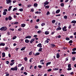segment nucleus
<instances>
[{"label": "nucleus", "instance_id": "1", "mask_svg": "<svg viewBox=\"0 0 76 76\" xmlns=\"http://www.w3.org/2000/svg\"><path fill=\"white\" fill-rule=\"evenodd\" d=\"M7 28V27H2L0 29V30H1V31H6Z\"/></svg>", "mask_w": 76, "mask_h": 76}, {"label": "nucleus", "instance_id": "2", "mask_svg": "<svg viewBox=\"0 0 76 76\" xmlns=\"http://www.w3.org/2000/svg\"><path fill=\"white\" fill-rule=\"evenodd\" d=\"M10 69L11 70L17 71L18 70V67L17 66H15V67L11 68Z\"/></svg>", "mask_w": 76, "mask_h": 76}, {"label": "nucleus", "instance_id": "3", "mask_svg": "<svg viewBox=\"0 0 76 76\" xmlns=\"http://www.w3.org/2000/svg\"><path fill=\"white\" fill-rule=\"evenodd\" d=\"M62 30L64 32H66V31H67V27L64 26L63 28H62Z\"/></svg>", "mask_w": 76, "mask_h": 76}, {"label": "nucleus", "instance_id": "4", "mask_svg": "<svg viewBox=\"0 0 76 76\" xmlns=\"http://www.w3.org/2000/svg\"><path fill=\"white\" fill-rule=\"evenodd\" d=\"M6 1L7 4H11V3H12V0H6Z\"/></svg>", "mask_w": 76, "mask_h": 76}, {"label": "nucleus", "instance_id": "5", "mask_svg": "<svg viewBox=\"0 0 76 76\" xmlns=\"http://www.w3.org/2000/svg\"><path fill=\"white\" fill-rule=\"evenodd\" d=\"M35 38H33V39H32L30 41V44H32V43L34 42V41H35Z\"/></svg>", "mask_w": 76, "mask_h": 76}, {"label": "nucleus", "instance_id": "6", "mask_svg": "<svg viewBox=\"0 0 76 76\" xmlns=\"http://www.w3.org/2000/svg\"><path fill=\"white\" fill-rule=\"evenodd\" d=\"M32 38V36H31L28 35L25 37L26 39L28 38L29 39H31Z\"/></svg>", "mask_w": 76, "mask_h": 76}, {"label": "nucleus", "instance_id": "7", "mask_svg": "<svg viewBox=\"0 0 76 76\" xmlns=\"http://www.w3.org/2000/svg\"><path fill=\"white\" fill-rule=\"evenodd\" d=\"M37 47L41 48L42 47V44L41 43H39L37 45Z\"/></svg>", "mask_w": 76, "mask_h": 76}, {"label": "nucleus", "instance_id": "8", "mask_svg": "<svg viewBox=\"0 0 76 76\" xmlns=\"http://www.w3.org/2000/svg\"><path fill=\"white\" fill-rule=\"evenodd\" d=\"M56 58H60V54H59V53H57Z\"/></svg>", "mask_w": 76, "mask_h": 76}, {"label": "nucleus", "instance_id": "9", "mask_svg": "<svg viewBox=\"0 0 76 76\" xmlns=\"http://www.w3.org/2000/svg\"><path fill=\"white\" fill-rule=\"evenodd\" d=\"M25 26H26V24H21V26L23 28H24Z\"/></svg>", "mask_w": 76, "mask_h": 76}, {"label": "nucleus", "instance_id": "10", "mask_svg": "<svg viewBox=\"0 0 76 76\" xmlns=\"http://www.w3.org/2000/svg\"><path fill=\"white\" fill-rule=\"evenodd\" d=\"M50 33V32L48 31H46L45 32V35H48Z\"/></svg>", "mask_w": 76, "mask_h": 76}, {"label": "nucleus", "instance_id": "11", "mask_svg": "<svg viewBox=\"0 0 76 76\" xmlns=\"http://www.w3.org/2000/svg\"><path fill=\"white\" fill-rule=\"evenodd\" d=\"M39 54H40V53L38 52L36 53V54H34V55L35 56H39Z\"/></svg>", "mask_w": 76, "mask_h": 76}, {"label": "nucleus", "instance_id": "12", "mask_svg": "<svg viewBox=\"0 0 76 76\" xmlns=\"http://www.w3.org/2000/svg\"><path fill=\"white\" fill-rule=\"evenodd\" d=\"M2 57H4L6 56V54L4 53H2Z\"/></svg>", "mask_w": 76, "mask_h": 76}, {"label": "nucleus", "instance_id": "13", "mask_svg": "<svg viewBox=\"0 0 76 76\" xmlns=\"http://www.w3.org/2000/svg\"><path fill=\"white\" fill-rule=\"evenodd\" d=\"M61 28L58 27L56 29V31H59V30H61Z\"/></svg>", "mask_w": 76, "mask_h": 76}, {"label": "nucleus", "instance_id": "14", "mask_svg": "<svg viewBox=\"0 0 76 76\" xmlns=\"http://www.w3.org/2000/svg\"><path fill=\"white\" fill-rule=\"evenodd\" d=\"M25 42L26 43H29V40L28 39H26L25 40Z\"/></svg>", "mask_w": 76, "mask_h": 76}, {"label": "nucleus", "instance_id": "15", "mask_svg": "<svg viewBox=\"0 0 76 76\" xmlns=\"http://www.w3.org/2000/svg\"><path fill=\"white\" fill-rule=\"evenodd\" d=\"M25 48H26V47H24L21 49V51H23V50H25Z\"/></svg>", "mask_w": 76, "mask_h": 76}, {"label": "nucleus", "instance_id": "16", "mask_svg": "<svg viewBox=\"0 0 76 76\" xmlns=\"http://www.w3.org/2000/svg\"><path fill=\"white\" fill-rule=\"evenodd\" d=\"M48 3H49V2H48L46 1H45V2L44 4L45 5H47V4H48Z\"/></svg>", "mask_w": 76, "mask_h": 76}, {"label": "nucleus", "instance_id": "17", "mask_svg": "<svg viewBox=\"0 0 76 76\" xmlns=\"http://www.w3.org/2000/svg\"><path fill=\"white\" fill-rule=\"evenodd\" d=\"M0 45H1V46H4V45H5V44L4 43H1L0 44Z\"/></svg>", "mask_w": 76, "mask_h": 76}, {"label": "nucleus", "instance_id": "18", "mask_svg": "<svg viewBox=\"0 0 76 76\" xmlns=\"http://www.w3.org/2000/svg\"><path fill=\"white\" fill-rule=\"evenodd\" d=\"M71 23H74V24H75L76 23V21L73 20L71 22Z\"/></svg>", "mask_w": 76, "mask_h": 76}, {"label": "nucleus", "instance_id": "19", "mask_svg": "<svg viewBox=\"0 0 76 76\" xmlns=\"http://www.w3.org/2000/svg\"><path fill=\"white\" fill-rule=\"evenodd\" d=\"M60 10H57L56 11V13H60Z\"/></svg>", "mask_w": 76, "mask_h": 76}, {"label": "nucleus", "instance_id": "20", "mask_svg": "<svg viewBox=\"0 0 76 76\" xmlns=\"http://www.w3.org/2000/svg\"><path fill=\"white\" fill-rule=\"evenodd\" d=\"M51 63V62H50L47 63L46 64V66H48V65H49V64H50Z\"/></svg>", "mask_w": 76, "mask_h": 76}, {"label": "nucleus", "instance_id": "21", "mask_svg": "<svg viewBox=\"0 0 76 76\" xmlns=\"http://www.w3.org/2000/svg\"><path fill=\"white\" fill-rule=\"evenodd\" d=\"M3 15H6V14H7V12H6V11H4L3 12Z\"/></svg>", "mask_w": 76, "mask_h": 76}, {"label": "nucleus", "instance_id": "22", "mask_svg": "<svg viewBox=\"0 0 76 76\" xmlns=\"http://www.w3.org/2000/svg\"><path fill=\"white\" fill-rule=\"evenodd\" d=\"M32 53H33V52H32V51L30 52L29 53L28 55H29V56H31V55L32 54Z\"/></svg>", "mask_w": 76, "mask_h": 76}, {"label": "nucleus", "instance_id": "23", "mask_svg": "<svg viewBox=\"0 0 76 76\" xmlns=\"http://www.w3.org/2000/svg\"><path fill=\"white\" fill-rule=\"evenodd\" d=\"M12 19V17H11V16H9L8 17V20H11Z\"/></svg>", "mask_w": 76, "mask_h": 76}, {"label": "nucleus", "instance_id": "24", "mask_svg": "<svg viewBox=\"0 0 76 76\" xmlns=\"http://www.w3.org/2000/svg\"><path fill=\"white\" fill-rule=\"evenodd\" d=\"M12 7V6H10L8 9V11H10V9H11V8Z\"/></svg>", "mask_w": 76, "mask_h": 76}, {"label": "nucleus", "instance_id": "25", "mask_svg": "<svg viewBox=\"0 0 76 76\" xmlns=\"http://www.w3.org/2000/svg\"><path fill=\"white\" fill-rule=\"evenodd\" d=\"M42 48H40L39 49L38 51H41L42 52Z\"/></svg>", "mask_w": 76, "mask_h": 76}, {"label": "nucleus", "instance_id": "26", "mask_svg": "<svg viewBox=\"0 0 76 76\" xmlns=\"http://www.w3.org/2000/svg\"><path fill=\"white\" fill-rule=\"evenodd\" d=\"M61 7H64V3H62L61 4Z\"/></svg>", "mask_w": 76, "mask_h": 76}, {"label": "nucleus", "instance_id": "27", "mask_svg": "<svg viewBox=\"0 0 76 76\" xmlns=\"http://www.w3.org/2000/svg\"><path fill=\"white\" fill-rule=\"evenodd\" d=\"M34 7H37V6H38V4L37 3H35L34 4Z\"/></svg>", "mask_w": 76, "mask_h": 76}, {"label": "nucleus", "instance_id": "28", "mask_svg": "<svg viewBox=\"0 0 76 76\" xmlns=\"http://www.w3.org/2000/svg\"><path fill=\"white\" fill-rule=\"evenodd\" d=\"M16 38H17V37H16V36H14L12 38V39H13V40L15 39H16Z\"/></svg>", "mask_w": 76, "mask_h": 76}, {"label": "nucleus", "instance_id": "29", "mask_svg": "<svg viewBox=\"0 0 76 76\" xmlns=\"http://www.w3.org/2000/svg\"><path fill=\"white\" fill-rule=\"evenodd\" d=\"M45 25V23H42L41 24V25L42 26H44V25Z\"/></svg>", "mask_w": 76, "mask_h": 76}, {"label": "nucleus", "instance_id": "30", "mask_svg": "<svg viewBox=\"0 0 76 76\" xmlns=\"http://www.w3.org/2000/svg\"><path fill=\"white\" fill-rule=\"evenodd\" d=\"M65 39L67 40V41H69V40H70V38H69L66 37Z\"/></svg>", "mask_w": 76, "mask_h": 76}, {"label": "nucleus", "instance_id": "31", "mask_svg": "<svg viewBox=\"0 0 76 76\" xmlns=\"http://www.w3.org/2000/svg\"><path fill=\"white\" fill-rule=\"evenodd\" d=\"M18 23H18V21L15 22L14 23V24H15V25H18Z\"/></svg>", "mask_w": 76, "mask_h": 76}, {"label": "nucleus", "instance_id": "32", "mask_svg": "<svg viewBox=\"0 0 76 76\" xmlns=\"http://www.w3.org/2000/svg\"><path fill=\"white\" fill-rule=\"evenodd\" d=\"M73 42V41L72 40H71L69 41V44H71V43H72Z\"/></svg>", "mask_w": 76, "mask_h": 76}, {"label": "nucleus", "instance_id": "33", "mask_svg": "<svg viewBox=\"0 0 76 76\" xmlns=\"http://www.w3.org/2000/svg\"><path fill=\"white\" fill-rule=\"evenodd\" d=\"M10 31H14V30H15L14 28H10Z\"/></svg>", "mask_w": 76, "mask_h": 76}, {"label": "nucleus", "instance_id": "34", "mask_svg": "<svg viewBox=\"0 0 76 76\" xmlns=\"http://www.w3.org/2000/svg\"><path fill=\"white\" fill-rule=\"evenodd\" d=\"M14 64H15V62H13L11 63L10 64V65H11V66H13V65Z\"/></svg>", "mask_w": 76, "mask_h": 76}, {"label": "nucleus", "instance_id": "35", "mask_svg": "<svg viewBox=\"0 0 76 76\" xmlns=\"http://www.w3.org/2000/svg\"><path fill=\"white\" fill-rule=\"evenodd\" d=\"M19 11H20V12H23V9L21 8V9H20L19 10Z\"/></svg>", "mask_w": 76, "mask_h": 76}, {"label": "nucleus", "instance_id": "36", "mask_svg": "<svg viewBox=\"0 0 76 76\" xmlns=\"http://www.w3.org/2000/svg\"><path fill=\"white\" fill-rule=\"evenodd\" d=\"M67 70H68V71H69V70H72V68H68L67 69Z\"/></svg>", "mask_w": 76, "mask_h": 76}, {"label": "nucleus", "instance_id": "37", "mask_svg": "<svg viewBox=\"0 0 76 76\" xmlns=\"http://www.w3.org/2000/svg\"><path fill=\"white\" fill-rule=\"evenodd\" d=\"M41 30H39L37 32V33H38V34H41Z\"/></svg>", "mask_w": 76, "mask_h": 76}, {"label": "nucleus", "instance_id": "38", "mask_svg": "<svg viewBox=\"0 0 76 76\" xmlns=\"http://www.w3.org/2000/svg\"><path fill=\"white\" fill-rule=\"evenodd\" d=\"M72 54H75L76 53V52L75 51H73L72 52Z\"/></svg>", "mask_w": 76, "mask_h": 76}, {"label": "nucleus", "instance_id": "39", "mask_svg": "<svg viewBox=\"0 0 76 76\" xmlns=\"http://www.w3.org/2000/svg\"><path fill=\"white\" fill-rule=\"evenodd\" d=\"M15 10H17V8H15L13 9V11H15Z\"/></svg>", "mask_w": 76, "mask_h": 76}, {"label": "nucleus", "instance_id": "40", "mask_svg": "<svg viewBox=\"0 0 76 76\" xmlns=\"http://www.w3.org/2000/svg\"><path fill=\"white\" fill-rule=\"evenodd\" d=\"M50 45L52 46L53 47H56V45L54 44H51Z\"/></svg>", "mask_w": 76, "mask_h": 76}, {"label": "nucleus", "instance_id": "41", "mask_svg": "<svg viewBox=\"0 0 76 76\" xmlns=\"http://www.w3.org/2000/svg\"><path fill=\"white\" fill-rule=\"evenodd\" d=\"M68 68H71V64H68Z\"/></svg>", "mask_w": 76, "mask_h": 76}, {"label": "nucleus", "instance_id": "42", "mask_svg": "<svg viewBox=\"0 0 76 76\" xmlns=\"http://www.w3.org/2000/svg\"><path fill=\"white\" fill-rule=\"evenodd\" d=\"M6 63L7 64H9V61H7L6 62Z\"/></svg>", "mask_w": 76, "mask_h": 76}, {"label": "nucleus", "instance_id": "43", "mask_svg": "<svg viewBox=\"0 0 76 76\" xmlns=\"http://www.w3.org/2000/svg\"><path fill=\"white\" fill-rule=\"evenodd\" d=\"M23 69H24V67L23 66L21 68L20 70H21V71L23 70Z\"/></svg>", "mask_w": 76, "mask_h": 76}, {"label": "nucleus", "instance_id": "44", "mask_svg": "<svg viewBox=\"0 0 76 76\" xmlns=\"http://www.w3.org/2000/svg\"><path fill=\"white\" fill-rule=\"evenodd\" d=\"M56 22V20H53L52 21V23H54Z\"/></svg>", "mask_w": 76, "mask_h": 76}, {"label": "nucleus", "instance_id": "45", "mask_svg": "<svg viewBox=\"0 0 76 76\" xmlns=\"http://www.w3.org/2000/svg\"><path fill=\"white\" fill-rule=\"evenodd\" d=\"M24 60H25V61H27V60H28V58H27V57H25L24 58Z\"/></svg>", "mask_w": 76, "mask_h": 76}, {"label": "nucleus", "instance_id": "46", "mask_svg": "<svg viewBox=\"0 0 76 76\" xmlns=\"http://www.w3.org/2000/svg\"><path fill=\"white\" fill-rule=\"evenodd\" d=\"M38 67L40 69H41L42 68V66L41 65H39L38 66Z\"/></svg>", "mask_w": 76, "mask_h": 76}, {"label": "nucleus", "instance_id": "47", "mask_svg": "<svg viewBox=\"0 0 76 76\" xmlns=\"http://www.w3.org/2000/svg\"><path fill=\"white\" fill-rule=\"evenodd\" d=\"M23 74H24V75H28V73H27L26 72H23Z\"/></svg>", "mask_w": 76, "mask_h": 76}, {"label": "nucleus", "instance_id": "48", "mask_svg": "<svg viewBox=\"0 0 76 76\" xmlns=\"http://www.w3.org/2000/svg\"><path fill=\"white\" fill-rule=\"evenodd\" d=\"M49 42V41H48L47 40H46L45 41V43H48Z\"/></svg>", "mask_w": 76, "mask_h": 76}, {"label": "nucleus", "instance_id": "49", "mask_svg": "<svg viewBox=\"0 0 76 76\" xmlns=\"http://www.w3.org/2000/svg\"><path fill=\"white\" fill-rule=\"evenodd\" d=\"M22 66V64H19L18 65V67H21V66Z\"/></svg>", "mask_w": 76, "mask_h": 76}, {"label": "nucleus", "instance_id": "50", "mask_svg": "<svg viewBox=\"0 0 76 76\" xmlns=\"http://www.w3.org/2000/svg\"><path fill=\"white\" fill-rule=\"evenodd\" d=\"M76 48H74L73 49H72V51H76Z\"/></svg>", "mask_w": 76, "mask_h": 76}, {"label": "nucleus", "instance_id": "51", "mask_svg": "<svg viewBox=\"0 0 76 76\" xmlns=\"http://www.w3.org/2000/svg\"><path fill=\"white\" fill-rule=\"evenodd\" d=\"M50 12H49V11H48L47 12V13L46 14L47 15H49V14H50Z\"/></svg>", "mask_w": 76, "mask_h": 76}, {"label": "nucleus", "instance_id": "52", "mask_svg": "<svg viewBox=\"0 0 76 76\" xmlns=\"http://www.w3.org/2000/svg\"><path fill=\"white\" fill-rule=\"evenodd\" d=\"M59 69V68H55L54 69V70H56V71L58 70Z\"/></svg>", "mask_w": 76, "mask_h": 76}, {"label": "nucleus", "instance_id": "53", "mask_svg": "<svg viewBox=\"0 0 76 76\" xmlns=\"http://www.w3.org/2000/svg\"><path fill=\"white\" fill-rule=\"evenodd\" d=\"M49 6H46L45 7V8L46 9H48L49 8Z\"/></svg>", "mask_w": 76, "mask_h": 76}, {"label": "nucleus", "instance_id": "54", "mask_svg": "<svg viewBox=\"0 0 76 76\" xmlns=\"http://www.w3.org/2000/svg\"><path fill=\"white\" fill-rule=\"evenodd\" d=\"M64 19H67V16L66 15H65L64 17Z\"/></svg>", "mask_w": 76, "mask_h": 76}, {"label": "nucleus", "instance_id": "55", "mask_svg": "<svg viewBox=\"0 0 76 76\" xmlns=\"http://www.w3.org/2000/svg\"><path fill=\"white\" fill-rule=\"evenodd\" d=\"M72 59L73 61H75V57H73L72 58Z\"/></svg>", "mask_w": 76, "mask_h": 76}, {"label": "nucleus", "instance_id": "56", "mask_svg": "<svg viewBox=\"0 0 76 76\" xmlns=\"http://www.w3.org/2000/svg\"><path fill=\"white\" fill-rule=\"evenodd\" d=\"M21 30H22V28H19L18 29V31H21Z\"/></svg>", "mask_w": 76, "mask_h": 76}, {"label": "nucleus", "instance_id": "57", "mask_svg": "<svg viewBox=\"0 0 76 76\" xmlns=\"http://www.w3.org/2000/svg\"><path fill=\"white\" fill-rule=\"evenodd\" d=\"M52 70L51 69H49L48 70V72H51Z\"/></svg>", "mask_w": 76, "mask_h": 76}, {"label": "nucleus", "instance_id": "58", "mask_svg": "<svg viewBox=\"0 0 76 76\" xmlns=\"http://www.w3.org/2000/svg\"><path fill=\"white\" fill-rule=\"evenodd\" d=\"M19 48H17L15 49V50H16V51H18V50H19Z\"/></svg>", "mask_w": 76, "mask_h": 76}, {"label": "nucleus", "instance_id": "59", "mask_svg": "<svg viewBox=\"0 0 76 76\" xmlns=\"http://www.w3.org/2000/svg\"><path fill=\"white\" fill-rule=\"evenodd\" d=\"M44 61V59H42L40 60V62H43V61Z\"/></svg>", "mask_w": 76, "mask_h": 76}, {"label": "nucleus", "instance_id": "60", "mask_svg": "<svg viewBox=\"0 0 76 76\" xmlns=\"http://www.w3.org/2000/svg\"><path fill=\"white\" fill-rule=\"evenodd\" d=\"M4 12H7V9H5L4 10Z\"/></svg>", "mask_w": 76, "mask_h": 76}, {"label": "nucleus", "instance_id": "61", "mask_svg": "<svg viewBox=\"0 0 76 76\" xmlns=\"http://www.w3.org/2000/svg\"><path fill=\"white\" fill-rule=\"evenodd\" d=\"M71 27H72V26L71 25H69L68 27L69 29H70V28H71Z\"/></svg>", "mask_w": 76, "mask_h": 76}, {"label": "nucleus", "instance_id": "62", "mask_svg": "<svg viewBox=\"0 0 76 76\" xmlns=\"http://www.w3.org/2000/svg\"><path fill=\"white\" fill-rule=\"evenodd\" d=\"M35 28H36V29H38V26H36L35 27Z\"/></svg>", "mask_w": 76, "mask_h": 76}, {"label": "nucleus", "instance_id": "63", "mask_svg": "<svg viewBox=\"0 0 76 76\" xmlns=\"http://www.w3.org/2000/svg\"><path fill=\"white\" fill-rule=\"evenodd\" d=\"M8 57H11V55H10V53H9L8 54Z\"/></svg>", "mask_w": 76, "mask_h": 76}, {"label": "nucleus", "instance_id": "64", "mask_svg": "<svg viewBox=\"0 0 76 76\" xmlns=\"http://www.w3.org/2000/svg\"><path fill=\"white\" fill-rule=\"evenodd\" d=\"M36 21H37V22H39V19H37V20Z\"/></svg>", "mask_w": 76, "mask_h": 76}]
</instances>
